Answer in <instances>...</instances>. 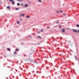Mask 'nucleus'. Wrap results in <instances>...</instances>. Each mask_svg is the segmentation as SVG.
Wrapping results in <instances>:
<instances>
[{"label": "nucleus", "mask_w": 79, "mask_h": 79, "mask_svg": "<svg viewBox=\"0 0 79 79\" xmlns=\"http://www.w3.org/2000/svg\"><path fill=\"white\" fill-rule=\"evenodd\" d=\"M37 38H39L40 39H41L42 37H41L40 36H38Z\"/></svg>", "instance_id": "9b49d317"}, {"label": "nucleus", "mask_w": 79, "mask_h": 79, "mask_svg": "<svg viewBox=\"0 0 79 79\" xmlns=\"http://www.w3.org/2000/svg\"><path fill=\"white\" fill-rule=\"evenodd\" d=\"M60 13H62V12H63V11H60Z\"/></svg>", "instance_id": "aec40b11"}, {"label": "nucleus", "mask_w": 79, "mask_h": 79, "mask_svg": "<svg viewBox=\"0 0 79 79\" xmlns=\"http://www.w3.org/2000/svg\"><path fill=\"white\" fill-rule=\"evenodd\" d=\"M21 6H23V3H22L21 4Z\"/></svg>", "instance_id": "412c9836"}, {"label": "nucleus", "mask_w": 79, "mask_h": 79, "mask_svg": "<svg viewBox=\"0 0 79 79\" xmlns=\"http://www.w3.org/2000/svg\"><path fill=\"white\" fill-rule=\"evenodd\" d=\"M0 58H2V57H0Z\"/></svg>", "instance_id": "c756f323"}, {"label": "nucleus", "mask_w": 79, "mask_h": 79, "mask_svg": "<svg viewBox=\"0 0 79 79\" xmlns=\"http://www.w3.org/2000/svg\"><path fill=\"white\" fill-rule=\"evenodd\" d=\"M24 56H26V55H24Z\"/></svg>", "instance_id": "7c9ffc66"}, {"label": "nucleus", "mask_w": 79, "mask_h": 79, "mask_svg": "<svg viewBox=\"0 0 79 79\" xmlns=\"http://www.w3.org/2000/svg\"><path fill=\"white\" fill-rule=\"evenodd\" d=\"M73 31L74 32H77V31H76V30L73 29Z\"/></svg>", "instance_id": "7ed1b4c3"}, {"label": "nucleus", "mask_w": 79, "mask_h": 79, "mask_svg": "<svg viewBox=\"0 0 79 79\" xmlns=\"http://www.w3.org/2000/svg\"><path fill=\"white\" fill-rule=\"evenodd\" d=\"M61 27V26H59V27Z\"/></svg>", "instance_id": "393cba45"}, {"label": "nucleus", "mask_w": 79, "mask_h": 79, "mask_svg": "<svg viewBox=\"0 0 79 79\" xmlns=\"http://www.w3.org/2000/svg\"><path fill=\"white\" fill-rule=\"evenodd\" d=\"M7 50H8V51H10V48H8L7 49Z\"/></svg>", "instance_id": "423d86ee"}, {"label": "nucleus", "mask_w": 79, "mask_h": 79, "mask_svg": "<svg viewBox=\"0 0 79 79\" xmlns=\"http://www.w3.org/2000/svg\"><path fill=\"white\" fill-rule=\"evenodd\" d=\"M16 10H19V8H16Z\"/></svg>", "instance_id": "a211bd4d"}, {"label": "nucleus", "mask_w": 79, "mask_h": 79, "mask_svg": "<svg viewBox=\"0 0 79 79\" xmlns=\"http://www.w3.org/2000/svg\"><path fill=\"white\" fill-rule=\"evenodd\" d=\"M77 27H79V25L78 24H77Z\"/></svg>", "instance_id": "2eb2a0df"}, {"label": "nucleus", "mask_w": 79, "mask_h": 79, "mask_svg": "<svg viewBox=\"0 0 79 79\" xmlns=\"http://www.w3.org/2000/svg\"><path fill=\"white\" fill-rule=\"evenodd\" d=\"M47 27V28H49V27Z\"/></svg>", "instance_id": "a878e982"}, {"label": "nucleus", "mask_w": 79, "mask_h": 79, "mask_svg": "<svg viewBox=\"0 0 79 79\" xmlns=\"http://www.w3.org/2000/svg\"><path fill=\"white\" fill-rule=\"evenodd\" d=\"M21 1H23V0H21Z\"/></svg>", "instance_id": "2f4dec72"}, {"label": "nucleus", "mask_w": 79, "mask_h": 79, "mask_svg": "<svg viewBox=\"0 0 79 79\" xmlns=\"http://www.w3.org/2000/svg\"><path fill=\"white\" fill-rule=\"evenodd\" d=\"M78 32H79V30H78Z\"/></svg>", "instance_id": "473e14b6"}, {"label": "nucleus", "mask_w": 79, "mask_h": 79, "mask_svg": "<svg viewBox=\"0 0 79 79\" xmlns=\"http://www.w3.org/2000/svg\"><path fill=\"white\" fill-rule=\"evenodd\" d=\"M36 73H37V72H36Z\"/></svg>", "instance_id": "f704fd0d"}, {"label": "nucleus", "mask_w": 79, "mask_h": 79, "mask_svg": "<svg viewBox=\"0 0 79 79\" xmlns=\"http://www.w3.org/2000/svg\"><path fill=\"white\" fill-rule=\"evenodd\" d=\"M51 58H52V57H51Z\"/></svg>", "instance_id": "e433bc0d"}, {"label": "nucleus", "mask_w": 79, "mask_h": 79, "mask_svg": "<svg viewBox=\"0 0 79 79\" xmlns=\"http://www.w3.org/2000/svg\"><path fill=\"white\" fill-rule=\"evenodd\" d=\"M38 44H39V43H38Z\"/></svg>", "instance_id": "c9c22d12"}, {"label": "nucleus", "mask_w": 79, "mask_h": 79, "mask_svg": "<svg viewBox=\"0 0 79 79\" xmlns=\"http://www.w3.org/2000/svg\"><path fill=\"white\" fill-rule=\"evenodd\" d=\"M17 1H19V2H20V0H17Z\"/></svg>", "instance_id": "5701e85b"}, {"label": "nucleus", "mask_w": 79, "mask_h": 79, "mask_svg": "<svg viewBox=\"0 0 79 79\" xmlns=\"http://www.w3.org/2000/svg\"><path fill=\"white\" fill-rule=\"evenodd\" d=\"M25 7H27V6H28V5L27 4H26L25 5Z\"/></svg>", "instance_id": "20e7f679"}, {"label": "nucleus", "mask_w": 79, "mask_h": 79, "mask_svg": "<svg viewBox=\"0 0 79 79\" xmlns=\"http://www.w3.org/2000/svg\"><path fill=\"white\" fill-rule=\"evenodd\" d=\"M38 1L39 2H42L41 0H38Z\"/></svg>", "instance_id": "dca6fc26"}, {"label": "nucleus", "mask_w": 79, "mask_h": 79, "mask_svg": "<svg viewBox=\"0 0 79 79\" xmlns=\"http://www.w3.org/2000/svg\"><path fill=\"white\" fill-rule=\"evenodd\" d=\"M19 16L21 17V16H23V17H24V15L23 14H20L19 15Z\"/></svg>", "instance_id": "f257e3e1"}, {"label": "nucleus", "mask_w": 79, "mask_h": 79, "mask_svg": "<svg viewBox=\"0 0 79 79\" xmlns=\"http://www.w3.org/2000/svg\"><path fill=\"white\" fill-rule=\"evenodd\" d=\"M33 73H34V71H33Z\"/></svg>", "instance_id": "c85d7f7f"}, {"label": "nucleus", "mask_w": 79, "mask_h": 79, "mask_svg": "<svg viewBox=\"0 0 79 79\" xmlns=\"http://www.w3.org/2000/svg\"><path fill=\"white\" fill-rule=\"evenodd\" d=\"M20 21H23V19H22V18H20Z\"/></svg>", "instance_id": "39448f33"}, {"label": "nucleus", "mask_w": 79, "mask_h": 79, "mask_svg": "<svg viewBox=\"0 0 79 79\" xmlns=\"http://www.w3.org/2000/svg\"><path fill=\"white\" fill-rule=\"evenodd\" d=\"M60 55H61V54H60Z\"/></svg>", "instance_id": "72a5a7b5"}, {"label": "nucleus", "mask_w": 79, "mask_h": 79, "mask_svg": "<svg viewBox=\"0 0 79 79\" xmlns=\"http://www.w3.org/2000/svg\"><path fill=\"white\" fill-rule=\"evenodd\" d=\"M64 16H65V15H66V14H64Z\"/></svg>", "instance_id": "4be33fe9"}, {"label": "nucleus", "mask_w": 79, "mask_h": 79, "mask_svg": "<svg viewBox=\"0 0 79 79\" xmlns=\"http://www.w3.org/2000/svg\"><path fill=\"white\" fill-rule=\"evenodd\" d=\"M20 5V4H19V3H17V6H19Z\"/></svg>", "instance_id": "4468645a"}, {"label": "nucleus", "mask_w": 79, "mask_h": 79, "mask_svg": "<svg viewBox=\"0 0 79 79\" xmlns=\"http://www.w3.org/2000/svg\"><path fill=\"white\" fill-rule=\"evenodd\" d=\"M65 31V30H64V29H63V32L64 33V32Z\"/></svg>", "instance_id": "9d476101"}, {"label": "nucleus", "mask_w": 79, "mask_h": 79, "mask_svg": "<svg viewBox=\"0 0 79 79\" xmlns=\"http://www.w3.org/2000/svg\"><path fill=\"white\" fill-rule=\"evenodd\" d=\"M16 52H14V54H15H15H16Z\"/></svg>", "instance_id": "6ab92c4d"}, {"label": "nucleus", "mask_w": 79, "mask_h": 79, "mask_svg": "<svg viewBox=\"0 0 79 79\" xmlns=\"http://www.w3.org/2000/svg\"><path fill=\"white\" fill-rule=\"evenodd\" d=\"M15 4V2H12V5H14Z\"/></svg>", "instance_id": "f8f14e48"}, {"label": "nucleus", "mask_w": 79, "mask_h": 79, "mask_svg": "<svg viewBox=\"0 0 79 79\" xmlns=\"http://www.w3.org/2000/svg\"><path fill=\"white\" fill-rule=\"evenodd\" d=\"M26 18H30V16H27Z\"/></svg>", "instance_id": "0eeeda50"}, {"label": "nucleus", "mask_w": 79, "mask_h": 79, "mask_svg": "<svg viewBox=\"0 0 79 79\" xmlns=\"http://www.w3.org/2000/svg\"><path fill=\"white\" fill-rule=\"evenodd\" d=\"M6 8H7V9H8V10H10V9L11 8H10V7L9 6H7L6 7Z\"/></svg>", "instance_id": "f03ea898"}, {"label": "nucleus", "mask_w": 79, "mask_h": 79, "mask_svg": "<svg viewBox=\"0 0 79 79\" xmlns=\"http://www.w3.org/2000/svg\"><path fill=\"white\" fill-rule=\"evenodd\" d=\"M19 50V49H16L15 50L16 52H18V51Z\"/></svg>", "instance_id": "1a4fd4ad"}, {"label": "nucleus", "mask_w": 79, "mask_h": 79, "mask_svg": "<svg viewBox=\"0 0 79 79\" xmlns=\"http://www.w3.org/2000/svg\"><path fill=\"white\" fill-rule=\"evenodd\" d=\"M59 22H57V24H59Z\"/></svg>", "instance_id": "b1692460"}, {"label": "nucleus", "mask_w": 79, "mask_h": 79, "mask_svg": "<svg viewBox=\"0 0 79 79\" xmlns=\"http://www.w3.org/2000/svg\"><path fill=\"white\" fill-rule=\"evenodd\" d=\"M17 23L19 24L20 23V22H19V21H17Z\"/></svg>", "instance_id": "ddd939ff"}, {"label": "nucleus", "mask_w": 79, "mask_h": 79, "mask_svg": "<svg viewBox=\"0 0 79 79\" xmlns=\"http://www.w3.org/2000/svg\"><path fill=\"white\" fill-rule=\"evenodd\" d=\"M38 33H40V32H39V31H38Z\"/></svg>", "instance_id": "cd10ccee"}, {"label": "nucleus", "mask_w": 79, "mask_h": 79, "mask_svg": "<svg viewBox=\"0 0 79 79\" xmlns=\"http://www.w3.org/2000/svg\"><path fill=\"white\" fill-rule=\"evenodd\" d=\"M57 13H59L58 11H57Z\"/></svg>", "instance_id": "bb28decb"}, {"label": "nucleus", "mask_w": 79, "mask_h": 79, "mask_svg": "<svg viewBox=\"0 0 79 79\" xmlns=\"http://www.w3.org/2000/svg\"><path fill=\"white\" fill-rule=\"evenodd\" d=\"M43 30H41L40 31L41 32H43Z\"/></svg>", "instance_id": "f3484780"}, {"label": "nucleus", "mask_w": 79, "mask_h": 79, "mask_svg": "<svg viewBox=\"0 0 79 79\" xmlns=\"http://www.w3.org/2000/svg\"><path fill=\"white\" fill-rule=\"evenodd\" d=\"M10 2H13V0H9Z\"/></svg>", "instance_id": "6e6552de"}]
</instances>
